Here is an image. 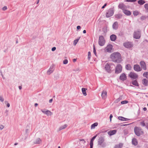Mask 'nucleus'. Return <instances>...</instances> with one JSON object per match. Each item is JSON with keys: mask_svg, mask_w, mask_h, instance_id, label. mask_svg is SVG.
I'll return each mask as SVG.
<instances>
[{"mask_svg": "<svg viewBox=\"0 0 148 148\" xmlns=\"http://www.w3.org/2000/svg\"><path fill=\"white\" fill-rule=\"evenodd\" d=\"M79 70V68H77V69H76V71H78Z\"/></svg>", "mask_w": 148, "mask_h": 148, "instance_id": "obj_62", "label": "nucleus"}, {"mask_svg": "<svg viewBox=\"0 0 148 148\" xmlns=\"http://www.w3.org/2000/svg\"><path fill=\"white\" fill-rule=\"evenodd\" d=\"M98 123H95L92 124L91 126V129H94L95 127L98 125Z\"/></svg>", "mask_w": 148, "mask_h": 148, "instance_id": "obj_28", "label": "nucleus"}, {"mask_svg": "<svg viewBox=\"0 0 148 148\" xmlns=\"http://www.w3.org/2000/svg\"><path fill=\"white\" fill-rule=\"evenodd\" d=\"M97 136V134H96L95 136L93 137V138L91 139L90 143V148H92L93 145L94 141V140L96 138Z\"/></svg>", "mask_w": 148, "mask_h": 148, "instance_id": "obj_16", "label": "nucleus"}, {"mask_svg": "<svg viewBox=\"0 0 148 148\" xmlns=\"http://www.w3.org/2000/svg\"><path fill=\"white\" fill-rule=\"evenodd\" d=\"M123 46L127 48H130L132 47V43L130 42H126L123 44Z\"/></svg>", "mask_w": 148, "mask_h": 148, "instance_id": "obj_11", "label": "nucleus"}, {"mask_svg": "<svg viewBox=\"0 0 148 148\" xmlns=\"http://www.w3.org/2000/svg\"><path fill=\"white\" fill-rule=\"evenodd\" d=\"M53 101V99H50L49 100V102L50 103H51Z\"/></svg>", "mask_w": 148, "mask_h": 148, "instance_id": "obj_55", "label": "nucleus"}, {"mask_svg": "<svg viewBox=\"0 0 148 148\" xmlns=\"http://www.w3.org/2000/svg\"><path fill=\"white\" fill-rule=\"evenodd\" d=\"M144 8L145 9L148 11V3L144 5Z\"/></svg>", "mask_w": 148, "mask_h": 148, "instance_id": "obj_40", "label": "nucleus"}, {"mask_svg": "<svg viewBox=\"0 0 148 148\" xmlns=\"http://www.w3.org/2000/svg\"><path fill=\"white\" fill-rule=\"evenodd\" d=\"M114 13V11L112 8L110 9L106 13V16L107 17H109L112 16Z\"/></svg>", "mask_w": 148, "mask_h": 148, "instance_id": "obj_8", "label": "nucleus"}, {"mask_svg": "<svg viewBox=\"0 0 148 148\" xmlns=\"http://www.w3.org/2000/svg\"><path fill=\"white\" fill-rule=\"evenodd\" d=\"M134 130L136 134L138 136H140V135L143 134V132L142 130L141 129L138 127H135Z\"/></svg>", "mask_w": 148, "mask_h": 148, "instance_id": "obj_4", "label": "nucleus"}, {"mask_svg": "<svg viewBox=\"0 0 148 148\" xmlns=\"http://www.w3.org/2000/svg\"><path fill=\"white\" fill-rule=\"evenodd\" d=\"M4 101V99L3 98V97L1 96H0V101L1 102H3Z\"/></svg>", "mask_w": 148, "mask_h": 148, "instance_id": "obj_41", "label": "nucleus"}, {"mask_svg": "<svg viewBox=\"0 0 148 148\" xmlns=\"http://www.w3.org/2000/svg\"><path fill=\"white\" fill-rule=\"evenodd\" d=\"M86 30H84L83 31V33H84V34H85L86 33Z\"/></svg>", "mask_w": 148, "mask_h": 148, "instance_id": "obj_59", "label": "nucleus"}, {"mask_svg": "<svg viewBox=\"0 0 148 148\" xmlns=\"http://www.w3.org/2000/svg\"><path fill=\"white\" fill-rule=\"evenodd\" d=\"M68 61L67 59H65L64 60L63 63L64 64H67Z\"/></svg>", "mask_w": 148, "mask_h": 148, "instance_id": "obj_43", "label": "nucleus"}, {"mask_svg": "<svg viewBox=\"0 0 148 148\" xmlns=\"http://www.w3.org/2000/svg\"><path fill=\"white\" fill-rule=\"evenodd\" d=\"M140 124L141 125H142L143 126H145V124L144 122H142L140 123Z\"/></svg>", "mask_w": 148, "mask_h": 148, "instance_id": "obj_47", "label": "nucleus"}, {"mask_svg": "<svg viewBox=\"0 0 148 148\" xmlns=\"http://www.w3.org/2000/svg\"><path fill=\"white\" fill-rule=\"evenodd\" d=\"M80 140L82 141L84 143H85L86 142L84 140Z\"/></svg>", "mask_w": 148, "mask_h": 148, "instance_id": "obj_58", "label": "nucleus"}, {"mask_svg": "<svg viewBox=\"0 0 148 148\" xmlns=\"http://www.w3.org/2000/svg\"><path fill=\"white\" fill-rule=\"evenodd\" d=\"M110 39L112 41H114L116 38V36L114 34H112L110 36Z\"/></svg>", "mask_w": 148, "mask_h": 148, "instance_id": "obj_25", "label": "nucleus"}, {"mask_svg": "<svg viewBox=\"0 0 148 148\" xmlns=\"http://www.w3.org/2000/svg\"><path fill=\"white\" fill-rule=\"evenodd\" d=\"M137 0H126V1L127 2H134L136 1Z\"/></svg>", "mask_w": 148, "mask_h": 148, "instance_id": "obj_42", "label": "nucleus"}, {"mask_svg": "<svg viewBox=\"0 0 148 148\" xmlns=\"http://www.w3.org/2000/svg\"><path fill=\"white\" fill-rule=\"evenodd\" d=\"M39 0H38V1H37V3H36L37 4H38L39 3Z\"/></svg>", "mask_w": 148, "mask_h": 148, "instance_id": "obj_64", "label": "nucleus"}, {"mask_svg": "<svg viewBox=\"0 0 148 148\" xmlns=\"http://www.w3.org/2000/svg\"><path fill=\"white\" fill-rule=\"evenodd\" d=\"M140 64L142 68L144 70H146L147 68L145 62L143 61H141L140 62Z\"/></svg>", "mask_w": 148, "mask_h": 148, "instance_id": "obj_19", "label": "nucleus"}, {"mask_svg": "<svg viewBox=\"0 0 148 148\" xmlns=\"http://www.w3.org/2000/svg\"><path fill=\"white\" fill-rule=\"evenodd\" d=\"M118 23L117 22H115L112 25L113 28L114 29L116 30L118 28Z\"/></svg>", "mask_w": 148, "mask_h": 148, "instance_id": "obj_23", "label": "nucleus"}, {"mask_svg": "<svg viewBox=\"0 0 148 148\" xmlns=\"http://www.w3.org/2000/svg\"><path fill=\"white\" fill-rule=\"evenodd\" d=\"M4 127V125H0V130H2Z\"/></svg>", "mask_w": 148, "mask_h": 148, "instance_id": "obj_46", "label": "nucleus"}, {"mask_svg": "<svg viewBox=\"0 0 148 148\" xmlns=\"http://www.w3.org/2000/svg\"><path fill=\"white\" fill-rule=\"evenodd\" d=\"M147 109L145 107L143 108V110L145 111H146L147 110Z\"/></svg>", "mask_w": 148, "mask_h": 148, "instance_id": "obj_57", "label": "nucleus"}, {"mask_svg": "<svg viewBox=\"0 0 148 148\" xmlns=\"http://www.w3.org/2000/svg\"><path fill=\"white\" fill-rule=\"evenodd\" d=\"M110 64L109 63H107L105 65V69L106 71L108 72H109L110 71Z\"/></svg>", "mask_w": 148, "mask_h": 148, "instance_id": "obj_20", "label": "nucleus"}, {"mask_svg": "<svg viewBox=\"0 0 148 148\" xmlns=\"http://www.w3.org/2000/svg\"><path fill=\"white\" fill-rule=\"evenodd\" d=\"M42 142L41 139L40 138H36L33 141V143L34 144H39Z\"/></svg>", "mask_w": 148, "mask_h": 148, "instance_id": "obj_17", "label": "nucleus"}, {"mask_svg": "<svg viewBox=\"0 0 148 148\" xmlns=\"http://www.w3.org/2000/svg\"><path fill=\"white\" fill-rule=\"evenodd\" d=\"M126 69L127 70H131L132 67L130 64H127L126 66Z\"/></svg>", "mask_w": 148, "mask_h": 148, "instance_id": "obj_34", "label": "nucleus"}, {"mask_svg": "<svg viewBox=\"0 0 148 148\" xmlns=\"http://www.w3.org/2000/svg\"><path fill=\"white\" fill-rule=\"evenodd\" d=\"M110 58L113 61L118 63L121 62L122 61L121 55L118 52L112 53L110 55Z\"/></svg>", "mask_w": 148, "mask_h": 148, "instance_id": "obj_1", "label": "nucleus"}, {"mask_svg": "<svg viewBox=\"0 0 148 148\" xmlns=\"http://www.w3.org/2000/svg\"><path fill=\"white\" fill-rule=\"evenodd\" d=\"M139 12L136 10L134 11H133V14L135 16H136L139 14Z\"/></svg>", "mask_w": 148, "mask_h": 148, "instance_id": "obj_36", "label": "nucleus"}, {"mask_svg": "<svg viewBox=\"0 0 148 148\" xmlns=\"http://www.w3.org/2000/svg\"><path fill=\"white\" fill-rule=\"evenodd\" d=\"M67 126V124H65L64 125H62L59 128V130L60 131L63 129H64L66 128Z\"/></svg>", "mask_w": 148, "mask_h": 148, "instance_id": "obj_27", "label": "nucleus"}, {"mask_svg": "<svg viewBox=\"0 0 148 148\" xmlns=\"http://www.w3.org/2000/svg\"><path fill=\"white\" fill-rule=\"evenodd\" d=\"M138 2L140 5H143L145 3V1L144 0H139L138 1Z\"/></svg>", "mask_w": 148, "mask_h": 148, "instance_id": "obj_32", "label": "nucleus"}, {"mask_svg": "<svg viewBox=\"0 0 148 148\" xmlns=\"http://www.w3.org/2000/svg\"><path fill=\"white\" fill-rule=\"evenodd\" d=\"M7 106L8 107H9L10 106V104L9 103H7Z\"/></svg>", "mask_w": 148, "mask_h": 148, "instance_id": "obj_56", "label": "nucleus"}, {"mask_svg": "<svg viewBox=\"0 0 148 148\" xmlns=\"http://www.w3.org/2000/svg\"><path fill=\"white\" fill-rule=\"evenodd\" d=\"M88 60H90V51L88 52Z\"/></svg>", "mask_w": 148, "mask_h": 148, "instance_id": "obj_44", "label": "nucleus"}, {"mask_svg": "<svg viewBox=\"0 0 148 148\" xmlns=\"http://www.w3.org/2000/svg\"><path fill=\"white\" fill-rule=\"evenodd\" d=\"M104 140L105 139L104 137H100L98 140V145L103 147H105L106 145V143L104 142Z\"/></svg>", "mask_w": 148, "mask_h": 148, "instance_id": "obj_2", "label": "nucleus"}, {"mask_svg": "<svg viewBox=\"0 0 148 148\" xmlns=\"http://www.w3.org/2000/svg\"><path fill=\"white\" fill-rule=\"evenodd\" d=\"M142 83L143 85L145 86H148V81L145 79H143L142 80Z\"/></svg>", "mask_w": 148, "mask_h": 148, "instance_id": "obj_24", "label": "nucleus"}, {"mask_svg": "<svg viewBox=\"0 0 148 148\" xmlns=\"http://www.w3.org/2000/svg\"><path fill=\"white\" fill-rule=\"evenodd\" d=\"M93 53H94V54L95 55H96V50H95V46H93Z\"/></svg>", "mask_w": 148, "mask_h": 148, "instance_id": "obj_45", "label": "nucleus"}, {"mask_svg": "<svg viewBox=\"0 0 148 148\" xmlns=\"http://www.w3.org/2000/svg\"><path fill=\"white\" fill-rule=\"evenodd\" d=\"M101 96L103 99H105L107 97V92L105 90H103L102 91Z\"/></svg>", "mask_w": 148, "mask_h": 148, "instance_id": "obj_15", "label": "nucleus"}, {"mask_svg": "<svg viewBox=\"0 0 148 148\" xmlns=\"http://www.w3.org/2000/svg\"><path fill=\"white\" fill-rule=\"evenodd\" d=\"M17 144H18V143H15L14 144V145H17Z\"/></svg>", "mask_w": 148, "mask_h": 148, "instance_id": "obj_63", "label": "nucleus"}, {"mask_svg": "<svg viewBox=\"0 0 148 148\" xmlns=\"http://www.w3.org/2000/svg\"><path fill=\"white\" fill-rule=\"evenodd\" d=\"M122 17V15L121 14H118L115 15V18L119 19L121 18Z\"/></svg>", "mask_w": 148, "mask_h": 148, "instance_id": "obj_35", "label": "nucleus"}, {"mask_svg": "<svg viewBox=\"0 0 148 148\" xmlns=\"http://www.w3.org/2000/svg\"><path fill=\"white\" fill-rule=\"evenodd\" d=\"M134 70L136 71L139 72L141 71V68L138 64L135 65L134 66Z\"/></svg>", "mask_w": 148, "mask_h": 148, "instance_id": "obj_14", "label": "nucleus"}, {"mask_svg": "<svg viewBox=\"0 0 148 148\" xmlns=\"http://www.w3.org/2000/svg\"><path fill=\"white\" fill-rule=\"evenodd\" d=\"M113 49V46L111 44L108 45L105 48L104 51L108 53H111Z\"/></svg>", "mask_w": 148, "mask_h": 148, "instance_id": "obj_5", "label": "nucleus"}, {"mask_svg": "<svg viewBox=\"0 0 148 148\" xmlns=\"http://www.w3.org/2000/svg\"><path fill=\"white\" fill-rule=\"evenodd\" d=\"M118 119L119 120L123 121H126L129 120L128 119L125 118L122 116H119Z\"/></svg>", "mask_w": 148, "mask_h": 148, "instance_id": "obj_26", "label": "nucleus"}, {"mask_svg": "<svg viewBox=\"0 0 148 148\" xmlns=\"http://www.w3.org/2000/svg\"><path fill=\"white\" fill-rule=\"evenodd\" d=\"M128 103V101L125 100V101H122L121 102V103L122 104H124L127 103Z\"/></svg>", "mask_w": 148, "mask_h": 148, "instance_id": "obj_39", "label": "nucleus"}, {"mask_svg": "<svg viewBox=\"0 0 148 148\" xmlns=\"http://www.w3.org/2000/svg\"><path fill=\"white\" fill-rule=\"evenodd\" d=\"M54 70V66L52 65L50 66L49 68L47 71V74L49 75H50L53 72Z\"/></svg>", "mask_w": 148, "mask_h": 148, "instance_id": "obj_12", "label": "nucleus"}, {"mask_svg": "<svg viewBox=\"0 0 148 148\" xmlns=\"http://www.w3.org/2000/svg\"><path fill=\"white\" fill-rule=\"evenodd\" d=\"M7 6H4V7H3V8H2V10H4V11H5L7 9Z\"/></svg>", "mask_w": 148, "mask_h": 148, "instance_id": "obj_48", "label": "nucleus"}, {"mask_svg": "<svg viewBox=\"0 0 148 148\" xmlns=\"http://www.w3.org/2000/svg\"><path fill=\"white\" fill-rule=\"evenodd\" d=\"M145 126L148 129V123H146Z\"/></svg>", "mask_w": 148, "mask_h": 148, "instance_id": "obj_54", "label": "nucleus"}, {"mask_svg": "<svg viewBox=\"0 0 148 148\" xmlns=\"http://www.w3.org/2000/svg\"><path fill=\"white\" fill-rule=\"evenodd\" d=\"M123 146V144L121 143H120L119 144L116 145L114 148H121Z\"/></svg>", "mask_w": 148, "mask_h": 148, "instance_id": "obj_31", "label": "nucleus"}, {"mask_svg": "<svg viewBox=\"0 0 148 148\" xmlns=\"http://www.w3.org/2000/svg\"><path fill=\"white\" fill-rule=\"evenodd\" d=\"M122 70V66L120 64H118L115 68V72L116 73H120Z\"/></svg>", "mask_w": 148, "mask_h": 148, "instance_id": "obj_10", "label": "nucleus"}, {"mask_svg": "<svg viewBox=\"0 0 148 148\" xmlns=\"http://www.w3.org/2000/svg\"><path fill=\"white\" fill-rule=\"evenodd\" d=\"M118 8L121 9L123 12L127 8V6L123 3H120L118 6Z\"/></svg>", "mask_w": 148, "mask_h": 148, "instance_id": "obj_13", "label": "nucleus"}, {"mask_svg": "<svg viewBox=\"0 0 148 148\" xmlns=\"http://www.w3.org/2000/svg\"><path fill=\"white\" fill-rule=\"evenodd\" d=\"M41 111L47 116H51L53 114V113L50 111L45 109H41Z\"/></svg>", "mask_w": 148, "mask_h": 148, "instance_id": "obj_7", "label": "nucleus"}, {"mask_svg": "<svg viewBox=\"0 0 148 148\" xmlns=\"http://www.w3.org/2000/svg\"><path fill=\"white\" fill-rule=\"evenodd\" d=\"M87 90L86 88H83L82 89V92L83 94L85 96H86L87 95V94L86 92V90Z\"/></svg>", "mask_w": 148, "mask_h": 148, "instance_id": "obj_29", "label": "nucleus"}, {"mask_svg": "<svg viewBox=\"0 0 148 148\" xmlns=\"http://www.w3.org/2000/svg\"><path fill=\"white\" fill-rule=\"evenodd\" d=\"M19 88L20 90H21L22 89V87L21 86H19Z\"/></svg>", "mask_w": 148, "mask_h": 148, "instance_id": "obj_61", "label": "nucleus"}, {"mask_svg": "<svg viewBox=\"0 0 148 148\" xmlns=\"http://www.w3.org/2000/svg\"><path fill=\"white\" fill-rule=\"evenodd\" d=\"M77 29L79 30L81 28V27L80 26H78L77 27Z\"/></svg>", "mask_w": 148, "mask_h": 148, "instance_id": "obj_51", "label": "nucleus"}, {"mask_svg": "<svg viewBox=\"0 0 148 148\" xmlns=\"http://www.w3.org/2000/svg\"><path fill=\"white\" fill-rule=\"evenodd\" d=\"M129 76L133 79H136L138 77V75L136 73L131 72L128 75Z\"/></svg>", "mask_w": 148, "mask_h": 148, "instance_id": "obj_6", "label": "nucleus"}, {"mask_svg": "<svg viewBox=\"0 0 148 148\" xmlns=\"http://www.w3.org/2000/svg\"><path fill=\"white\" fill-rule=\"evenodd\" d=\"M80 38V37H79L77 39L75 40V45L77 44Z\"/></svg>", "mask_w": 148, "mask_h": 148, "instance_id": "obj_38", "label": "nucleus"}, {"mask_svg": "<svg viewBox=\"0 0 148 148\" xmlns=\"http://www.w3.org/2000/svg\"><path fill=\"white\" fill-rule=\"evenodd\" d=\"M132 84L135 86H139L136 80H134L132 82Z\"/></svg>", "mask_w": 148, "mask_h": 148, "instance_id": "obj_33", "label": "nucleus"}, {"mask_svg": "<svg viewBox=\"0 0 148 148\" xmlns=\"http://www.w3.org/2000/svg\"><path fill=\"white\" fill-rule=\"evenodd\" d=\"M127 79V76L125 73H123L121 75L120 79L122 81H124Z\"/></svg>", "mask_w": 148, "mask_h": 148, "instance_id": "obj_18", "label": "nucleus"}, {"mask_svg": "<svg viewBox=\"0 0 148 148\" xmlns=\"http://www.w3.org/2000/svg\"><path fill=\"white\" fill-rule=\"evenodd\" d=\"M105 40L103 36H100L99 37L98 43L100 46H103L105 44Z\"/></svg>", "mask_w": 148, "mask_h": 148, "instance_id": "obj_3", "label": "nucleus"}, {"mask_svg": "<svg viewBox=\"0 0 148 148\" xmlns=\"http://www.w3.org/2000/svg\"><path fill=\"white\" fill-rule=\"evenodd\" d=\"M56 47H53L52 49H51V50L52 51H55L56 49Z\"/></svg>", "mask_w": 148, "mask_h": 148, "instance_id": "obj_49", "label": "nucleus"}, {"mask_svg": "<svg viewBox=\"0 0 148 148\" xmlns=\"http://www.w3.org/2000/svg\"><path fill=\"white\" fill-rule=\"evenodd\" d=\"M143 77H146L147 78H148V72H145L143 74Z\"/></svg>", "mask_w": 148, "mask_h": 148, "instance_id": "obj_37", "label": "nucleus"}, {"mask_svg": "<svg viewBox=\"0 0 148 148\" xmlns=\"http://www.w3.org/2000/svg\"><path fill=\"white\" fill-rule=\"evenodd\" d=\"M132 144L135 145H137L138 143L136 139L135 138H133L132 140Z\"/></svg>", "mask_w": 148, "mask_h": 148, "instance_id": "obj_30", "label": "nucleus"}, {"mask_svg": "<svg viewBox=\"0 0 148 148\" xmlns=\"http://www.w3.org/2000/svg\"><path fill=\"white\" fill-rule=\"evenodd\" d=\"M141 36L140 32L138 31H135L133 34V37L134 38L136 39H139Z\"/></svg>", "mask_w": 148, "mask_h": 148, "instance_id": "obj_9", "label": "nucleus"}, {"mask_svg": "<svg viewBox=\"0 0 148 148\" xmlns=\"http://www.w3.org/2000/svg\"><path fill=\"white\" fill-rule=\"evenodd\" d=\"M107 5V4L106 3L102 7V8H105V7Z\"/></svg>", "mask_w": 148, "mask_h": 148, "instance_id": "obj_53", "label": "nucleus"}, {"mask_svg": "<svg viewBox=\"0 0 148 148\" xmlns=\"http://www.w3.org/2000/svg\"><path fill=\"white\" fill-rule=\"evenodd\" d=\"M116 132V131L115 130H111L108 132V133L110 136H112L115 134Z\"/></svg>", "mask_w": 148, "mask_h": 148, "instance_id": "obj_21", "label": "nucleus"}, {"mask_svg": "<svg viewBox=\"0 0 148 148\" xmlns=\"http://www.w3.org/2000/svg\"><path fill=\"white\" fill-rule=\"evenodd\" d=\"M123 13L127 16H130L131 15V12L130 11L126 9L123 11Z\"/></svg>", "mask_w": 148, "mask_h": 148, "instance_id": "obj_22", "label": "nucleus"}, {"mask_svg": "<svg viewBox=\"0 0 148 148\" xmlns=\"http://www.w3.org/2000/svg\"><path fill=\"white\" fill-rule=\"evenodd\" d=\"M112 117H113L112 115V114H110V121H111L112 118Z\"/></svg>", "mask_w": 148, "mask_h": 148, "instance_id": "obj_50", "label": "nucleus"}, {"mask_svg": "<svg viewBox=\"0 0 148 148\" xmlns=\"http://www.w3.org/2000/svg\"><path fill=\"white\" fill-rule=\"evenodd\" d=\"M34 105H35V107H36V106H37L38 105V103H35V104Z\"/></svg>", "mask_w": 148, "mask_h": 148, "instance_id": "obj_60", "label": "nucleus"}, {"mask_svg": "<svg viewBox=\"0 0 148 148\" xmlns=\"http://www.w3.org/2000/svg\"><path fill=\"white\" fill-rule=\"evenodd\" d=\"M8 110H6L5 112L6 114L7 115H8Z\"/></svg>", "mask_w": 148, "mask_h": 148, "instance_id": "obj_52", "label": "nucleus"}]
</instances>
